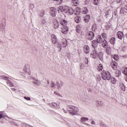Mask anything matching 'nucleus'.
I'll use <instances>...</instances> for the list:
<instances>
[{
	"label": "nucleus",
	"instance_id": "11",
	"mask_svg": "<svg viewBox=\"0 0 127 127\" xmlns=\"http://www.w3.org/2000/svg\"><path fill=\"white\" fill-rule=\"evenodd\" d=\"M69 31V28L67 27V26H64L62 29V33L64 34H66Z\"/></svg>",
	"mask_w": 127,
	"mask_h": 127
},
{
	"label": "nucleus",
	"instance_id": "63",
	"mask_svg": "<svg viewBox=\"0 0 127 127\" xmlns=\"http://www.w3.org/2000/svg\"><path fill=\"white\" fill-rule=\"evenodd\" d=\"M96 24H94L93 25H92V28H95V27H96Z\"/></svg>",
	"mask_w": 127,
	"mask_h": 127
},
{
	"label": "nucleus",
	"instance_id": "12",
	"mask_svg": "<svg viewBox=\"0 0 127 127\" xmlns=\"http://www.w3.org/2000/svg\"><path fill=\"white\" fill-rule=\"evenodd\" d=\"M124 12H127V3L125 4L124 6L122 7L120 10V13H124Z\"/></svg>",
	"mask_w": 127,
	"mask_h": 127
},
{
	"label": "nucleus",
	"instance_id": "8",
	"mask_svg": "<svg viewBox=\"0 0 127 127\" xmlns=\"http://www.w3.org/2000/svg\"><path fill=\"white\" fill-rule=\"evenodd\" d=\"M49 106L51 108H55V109H59L60 106L55 102L49 103Z\"/></svg>",
	"mask_w": 127,
	"mask_h": 127
},
{
	"label": "nucleus",
	"instance_id": "22",
	"mask_svg": "<svg viewBox=\"0 0 127 127\" xmlns=\"http://www.w3.org/2000/svg\"><path fill=\"white\" fill-rule=\"evenodd\" d=\"M89 121V118L87 117H81L80 119L81 123H86V122H88Z\"/></svg>",
	"mask_w": 127,
	"mask_h": 127
},
{
	"label": "nucleus",
	"instance_id": "38",
	"mask_svg": "<svg viewBox=\"0 0 127 127\" xmlns=\"http://www.w3.org/2000/svg\"><path fill=\"white\" fill-rule=\"evenodd\" d=\"M93 3L95 5H98L100 3V0H93Z\"/></svg>",
	"mask_w": 127,
	"mask_h": 127
},
{
	"label": "nucleus",
	"instance_id": "10",
	"mask_svg": "<svg viewBox=\"0 0 127 127\" xmlns=\"http://www.w3.org/2000/svg\"><path fill=\"white\" fill-rule=\"evenodd\" d=\"M62 44L63 46V47L64 48H65V47H67V45H68V41H67V39H62Z\"/></svg>",
	"mask_w": 127,
	"mask_h": 127
},
{
	"label": "nucleus",
	"instance_id": "43",
	"mask_svg": "<svg viewBox=\"0 0 127 127\" xmlns=\"http://www.w3.org/2000/svg\"><path fill=\"white\" fill-rule=\"evenodd\" d=\"M80 69L82 70V69H84L85 68V64H84L83 63H81L80 64Z\"/></svg>",
	"mask_w": 127,
	"mask_h": 127
},
{
	"label": "nucleus",
	"instance_id": "28",
	"mask_svg": "<svg viewBox=\"0 0 127 127\" xmlns=\"http://www.w3.org/2000/svg\"><path fill=\"white\" fill-rule=\"evenodd\" d=\"M110 80L112 84H116L117 83V79L114 77L111 76Z\"/></svg>",
	"mask_w": 127,
	"mask_h": 127
},
{
	"label": "nucleus",
	"instance_id": "37",
	"mask_svg": "<svg viewBox=\"0 0 127 127\" xmlns=\"http://www.w3.org/2000/svg\"><path fill=\"white\" fill-rule=\"evenodd\" d=\"M118 64H112V67L114 70H117Z\"/></svg>",
	"mask_w": 127,
	"mask_h": 127
},
{
	"label": "nucleus",
	"instance_id": "35",
	"mask_svg": "<svg viewBox=\"0 0 127 127\" xmlns=\"http://www.w3.org/2000/svg\"><path fill=\"white\" fill-rule=\"evenodd\" d=\"M103 69H104V67L103 66V65L100 64L98 66V71H103Z\"/></svg>",
	"mask_w": 127,
	"mask_h": 127
},
{
	"label": "nucleus",
	"instance_id": "3",
	"mask_svg": "<svg viewBox=\"0 0 127 127\" xmlns=\"http://www.w3.org/2000/svg\"><path fill=\"white\" fill-rule=\"evenodd\" d=\"M111 73L109 71L103 70L101 72V77L103 80H107V81H110L111 80Z\"/></svg>",
	"mask_w": 127,
	"mask_h": 127
},
{
	"label": "nucleus",
	"instance_id": "64",
	"mask_svg": "<svg viewBox=\"0 0 127 127\" xmlns=\"http://www.w3.org/2000/svg\"><path fill=\"white\" fill-rule=\"evenodd\" d=\"M125 80L126 82H127V74L126 75H125Z\"/></svg>",
	"mask_w": 127,
	"mask_h": 127
},
{
	"label": "nucleus",
	"instance_id": "31",
	"mask_svg": "<svg viewBox=\"0 0 127 127\" xmlns=\"http://www.w3.org/2000/svg\"><path fill=\"white\" fill-rule=\"evenodd\" d=\"M72 2L75 6L79 5V1L78 0H72Z\"/></svg>",
	"mask_w": 127,
	"mask_h": 127
},
{
	"label": "nucleus",
	"instance_id": "20",
	"mask_svg": "<svg viewBox=\"0 0 127 127\" xmlns=\"http://www.w3.org/2000/svg\"><path fill=\"white\" fill-rule=\"evenodd\" d=\"M98 43L97 40H93L92 41V47H93V48H96V47L98 46Z\"/></svg>",
	"mask_w": 127,
	"mask_h": 127
},
{
	"label": "nucleus",
	"instance_id": "40",
	"mask_svg": "<svg viewBox=\"0 0 127 127\" xmlns=\"http://www.w3.org/2000/svg\"><path fill=\"white\" fill-rule=\"evenodd\" d=\"M54 1H57V4H61L63 2V0H53Z\"/></svg>",
	"mask_w": 127,
	"mask_h": 127
},
{
	"label": "nucleus",
	"instance_id": "49",
	"mask_svg": "<svg viewBox=\"0 0 127 127\" xmlns=\"http://www.w3.org/2000/svg\"><path fill=\"white\" fill-rule=\"evenodd\" d=\"M24 99H25V100H26L27 101H30V100H31V98H30V97L26 96H25L24 97Z\"/></svg>",
	"mask_w": 127,
	"mask_h": 127
},
{
	"label": "nucleus",
	"instance_id": "5",
	"mask_svg": "<svg viewBox=\"0 0 127 127\" xmlns=\"http://www.w3.org/2000/svg\"><path fill=\"white\" fill-rule=\"evenodd\" d=\"M56 13H57V10L54 7H52L50 8V14L52 16L55 17L56 16Z\"/></svg>",
	"mask_w": 127,
	"mask_h": 127
},
{
	"label": "nucleus",
	"instance_id": "25",
	"mask_svg": "<svg viewBox=\"0 0 127 127\" xmlns=\"http://www.w3.org/2000/svg\"><path fill=\"white\" fill-rule=\"evenodd\" d=\"M81 13V8L77 7L76 8V12L74 13L75 15H79Z\"/></svg>",
	"mask_w": 127,
	"mask_h": 127
},
{
	"label": "nucleus",
	"instance_id": "24",
	"mask_svg": "<svg viewBox=\"0 0 127 127\" xmlns=\"http://www.w3.org/2000/svg\"><path fill=\"white\" fill-rule=\"evenodd\" d=\"M102 45L103 48H106L107 46H108V41H107V40H104L102 44Z\"/></svg>",
	"mask_w": 127,
	"mask_h": 127
},
{
	"label": "nucleus",
	"instance_id": "17",
	"mask_svg": "<svg viewBox=\"0 0 127 127\" xmlns=\"http://www.w3.org/2000/svg\"><path fill=\"white\" fill-rule=\"evenodd\" d=\"M81 20L82 18H81V16H76L75 17H74V21L76 23H80Z\"/></svg>",
	"mask_w": 127,
	"mask_h": 127
},
{
	"label": "nucleus",
	"instance_id": "47",
	"mask_svg": "<svg viewBox=\"0 0 127 127\" xmlns=\"http://www.w3.org/2000/svg\"><path fill=\"white\" fill-rule=\"evenodd\" d=\"M84 18H86V19H88V20H90V19H91V16H90V15L87 14L86 15Z\"/></svg>",
	"mask_w": 127,
	"mask_h": 127
},
{
	"label": "nucleus",
	"instance_id": "55",
	"mask_svg": "<svg viewBox=\"0 0 127 127\" xmlns=\"http://www.w3.org/2000/svg\"><path fill=\"white\" fill-rule=\"evenodd\" d=\"M106 35H107V34L106 33H103L102 34V36L103 38H106Z\"/></svg>",
	"mask_w": 127,
	"mask_h": 127
},
{
	"label": "nucleus",
	"instance_id": "44",
	"mask_svg": "<svg viewBox=\"0 0 127 127\" xmlns=\"http://www.w3.org/2000/svg\"><path fill=\"white\" fill-rule=\"evenodd\" d=\"M56 85L57 86V87H58V89H60L61 85L59 81H57Z\"/></svg>",
	"mask_w": 127,
	"mask_h": 127
},
{
	"label": "nucleus",
	"instance_id": "50",
	"mask_svg": "<svg viewBox=\"0 0 127 127\" xmlns=\"http://www.w3.org/2000/svg\"><path fill=\"white\" fill-rule=\"evenodd\" d=\"M63 22L64 24V26L67 25V24H68V22L67 21V20H65V19H63Z\"/></svg>",
	"mask_w": 127,
	"mask_h": 127
},
{
	"label": "nucleus",
	"instance_id": "32",
	"mask_svg": "<svg viewBox=\"0 0 127 127\" xmlns=\"http://www.w3.org/2000/svg\"><path fill=\"white\" fill-rule=\"evenodd\" d=\"M97 41L99 44L102 43V42H103V38H102V36H99L97 40Z\"/></svg>",
	"mask_w": 127,
	"mask_h": 127
},
{
	"label": "nucleus",
	"instance_id": "33",
	"mask_svg": "<svg viewBox=\"0 0 127 127\" xmlns=\"http://www.w3.org/2000/svg\"><path fill=\"white\" fill-rule=\"evenodd\" d=\"M33 83L36 86H40V81L38 80L35 79V81H33Z\"/></svg>",
	"mask_w": 127,
	"mask_h": 127
},
{
	"label": "nucleus",
	"instance_id": "19",
	"mask_svg": "<svg viewBox=\"0 0 127 127\" xmlns=\"http://www.w3.org/2000/svg\"><path fill=\"white\" fill-rule=\"evenodd\" d=\"M27 64L25 65L24 66V71L26 74H28V75H30V71L28 68L27 67Z\"/></svg>",
	"mask_w": 127,
	"mask_h": 127
},
{
	"label": "nucleus",
	"instance_id": "16",
	"mask_svg": "<svg viewBox=\"0 0 127 127\" xmlns=\"http://www.w3.org/2000/svg\"><path fill=\"white\" fill-rule=\"evenodd\" d=\"M117 37L119 39L122 40L124 37V33L123 32L119 31L117 33Z\"/></svg>",
	"mask_w": 127,
	"mask_h": 127
},
{
	"label": "nucleus",
	"instance_id": "58",
	"mask_svg": "<svg viewBox=\"0 0 127 127\" xmlns=\"http://www.w3.org/2000/svg\"><path fill=\"white\" fill-rule=\"evenodd\" d=\"M30 7L31 9H33V8H34V4H31L30 5Z\"/></svg>",
	"mask_w": 127,
	"mask_h": 127
},
{
	"label": "nucleus",
	"instance_id": "61",
	"mask_svg": "<svg viewBox=\"0 0 127 127\" xmlns=\"http://www.w3.org/2000/svg\"><path fill=\"white\" fill-rule=\"evenodd\" d=\"M51 87V88H54V87H55V84L54 82H52Z\"/></svg>",
	"mask_w": 127,
	"mask_h": 127
},
{
	"label": "nucleus",
	"instance_id": "21",
	"mask_svg": "<svg viewBox=\"0 0 127 127\" xmlns=\"http://www.w3.org/2000/svg\"><path fill=\"white\" fill-rule=\"evenodd\" d=\"M109 41L111 44H112L113 45H114L116 43V38L114 37L111 38Z\"/></svg>",
	"mask_w": 127,
	"mask_h": 127
},
{
	"label": "nucleus",
	"instance_id": "30",
	"mask_svg": "<svg viewBox=\"0 0 127 127\" xmlns=\"http://www.w3.org/2000/svg\"><path fill=\"white\" fill-rule=\"evenodd\" d=\"M97 56L98 58H99L100 60H103V54L101 52L98 53Z\"/></svg>",
	"mask_w": 127,
	"mask_h": 127
},
{
	"label": "nucleus",
	"instance_id": "57",
	"mask_svg": "<svg viewBox=\"0 0 127 127\" xmlns=\"http://www.w3.org/2000/svg\"><path fill=\"white\" fill-rule=\"evenodd\" d=\"M84 21L86 22V23H89V21H90V20L86 19V18H84Z\"/></svg>",
	"mask_w": 127,
	"mask_h": 127
},
{
	"label": "nucleus",
	"instance_id": "53",
	"mask_svg": "<svg viewBox=\"0 0 127 127\" xmlns=\"http://www.w3.org/2000/svg\"><path fill=\"white\" fill-rule=\"evenodd\" d=\"M54 94L55 95H57V96H58V97H62V95H61V94H60V93H58L57 92H56V91L54 92Z\"/></svg>",
	"mask_w": 127,
	"mask_h": 127
},
{
	"label": "nucleus",
	"instance_id": "34",
	"mask_svg": "<svg viewBox=\"0 0 127 127\" xmlns=\"http://www.w3.org/2000/svg\"><path fill=\"white\" fill-rule=\"evenodd\" d=\"M6 84L7 86L9 87H14V85H13V83H12L11 82H10V80L6 82Z\"/></svg>",
	"mask_w": 127,
	"mask_h": 127
},
{
	"label": "nucleus",
	"instance_id": "27",
	"mask_svg": "<svg viewBox=\"0 0 127 127\" xmlns=\"http://www.w3.org/2000/svg\"><path fill=\"white\" fill-rule=\"evenodd\" d=\"M0 79H2V80H5L6 81H9L8 77L5 76V75H0Z\"/></svg>",
	"mask_w": 127,
	"mask_h": 127
},
{
	"label": "nucleus",
	"instance_id": "48",
	"mask_svg": "<svg viewBox=\"0 0 127 127\" xmlns=\"http://www.w3.org/2000/svg\"><path fill=\"white\" fill-rule=\"evenodd\" d=\"M76 31L77 33H80V32H81V30L80 29H79V27L76 26Z\"/></svg>",
	"mask_w": 127,
	"mask_h": 127
},
{
	"label": "nucleus",
	"instance_id": "41",
	"mask_svg": "<svg viewBox=\"0 0 127 127\" xmlns=\"http://www.w3.org/2000/svg\"><path fill=\"white\" fill-rule=\"evenodd\" d=\"M122 73H123L125 76L127 75V67H126L125 68L124 70L122 71Z\"/></svg>",
	"mask_w": 127,
	"mask_h": 127
},
{
	"label": "nucleus",
	"instance_id": "60",
	"mask_svg": "<svg viewBox=\"0 0 127 127\" xmlns=\"http://www.w3.org/2000/svg\"><path fill=\"white\" fill-rule=\"evenodd\" d=\"M121 90H122V91H124V92H125V91H126V87H125V86H123L121 87Z\"/></svg>",
	"mask_w": 127,
	"mask_h": 127
},
{
	"label": "nucleus",
	"instance_id": "45",
	"mask_svg": "<svg viewBox=\"0 0 127 127\" xmlns=\"http://www.w3.org/2000/svg\"><path fill=\"white\" fill-rule=\"evenodd\" d=\"M41 24H43L44 25L46 24V20L44 19H43L41 21Z\"/></svg>",
	"mask_w": 127,
	"mask_h": 127
},
{
	"label": "nucleus",
	"instance_id": "52",
	"mask_svg": "<svg viewBox=\"0 0 127 127\" xmlns=\"http://www.w3.org/2000/svg\"><path fill=\"white\" fill-rule=\"evenodd\" d=\"M89 122H91L90 123L91 125H96V123H95V121H93V120L92 119L90 120Z\"/></svg>",
	"mask_w": 127,
	"mask_h": 127
},
{
	"label": "nucleus",
	"instance_id": "36",
	"mask_svg": "<svg viewBox=\"0 0 127 127\" xmlns=\"http://www.w3.org/2000/svg\"><path fill=\"white\" fill-rule=\"evenodd\" d=\"M21 127H30V125L24 123V122H22L21 124Z\"/></svg>",
	"mask_w": 127,
	"mask_h": 127
},
{
	"label": "nucleus",
	"instance_id": "4",
	"mask_svg": "<svg viewBox=\"0 0 127 127\" xmlns=\"http://www.w3.org/2000/svg\"><path fill=\"white\" fill-rule=\"evenodd\" d=\"M86 37L88 40H93L95 37V33L93 31H89L87 33Z\"/></svg>",
	"mask_w": 127,
	"mask_h": 127
},
{
	"label": "nucleus",
	"instance_id": "9",
	"mask_svg": "<svg viewBox=\"0 0 127 127\" xmlns=\"http://www.w3.org/2000/svg\"><path fill=\"white\" fill-rule=\"evenodd\" d=\"M91 56L94 59H97V57H98V52L96 49H94V50H93L92 53L91 54Z\"/></svg>",
	"mask_w": 127,
	"mask_h": 127
},
{
	"label": "nucleus",
	"instance_id": "23",
	"mask_svg": "<svg viewBox=\"0 0 127 127\" xmlns=\"http://www.w3.org/2000/svg\"><path fill=\"white\" fill-rule=\"evenodd\" d=\"M88 12H89L88 8H87V7H83V8L82 9V13H83V14H87V13H88Z\"/></svg>",
	"mask_w": 127,
	"mask_h": 127
},
{
	"label": "nucleus",
	"instance_id": "14",
	"mask_svg": "<svg viewBox=\"0 0 127 127\" xmlns=\"http://www.w3.org/2000/svg\"><path fill=\"white\" fill-rule=\"evenodd\" d=\"M95 105L97 108H98V107H103V102L100 100H96Z\"/></svg>",
	"mask_w": 127,
	"mask_h": 127
},
{
	"label": "nucleus",
	"instance_id": "26",
	"mask_svg": "<svg viewBox=\"0 0 127 127\" xmlns=\"http://www.w3.org/2000/svg\"><path fill=\"white\" fill-rule=\"evenodd\" d=\"M116 72L115 73L116 74V77H120L121 75H122V71L120 70L119 69H116Z\"/></svg>",
	"mask_w": 127,
	"mask_h": 127
},
{
	"label": "nucleus",
	"instance_id": "54",
	"mask_svg": "<svg viewBox=\"0 0 127 127\" xmlns=\"http://www.w3.org/2000/svg\"><path fill=\"white\" fill-rule=\"evenodd\" d=\"M11 124L13 126H15V127H18V125L15 123V122H12Z\"/></svg>",
	"mask_w": 127,
	"mask_h": 127
},
{
	"label": "nucleus",
	"instance_id": "13",
	"mask_svg": "<svg viewBox=\"0 0 127 127\" xmlns=\"http://www.w3.org/2000/svg\"><path fill=\"white\" fill-rule=\"evenodd\" d=\"M5 118H7V119H9V120L11 119V118L8 116H7V115H5V114H3V112H0V120L1 119H5Z\"/></svg>",
	"mask_w": 127,
	"mask_h": 127
},
{
	"label": "nucleus",
	"instance_id": "59",
	"mask_svg": "<svg viewBox=\"0 0 127 127\" xmlns=\"http://www.w3.org/2000/svg\"><path fill=\"white\" fill-rule=\"evenodd\" d=\"M60 24H61L62 25H63V26H65V25H64V22H63V19L61 20V21H60Z\"/></svg>",
	"mask_w": 127,
	"mask_h": 127
},
{
	"label": "nucleus",
	"instance_id": "56",
	"mask_svg": "<svg viewBox=\"0 0 127 127\" xmlns=\"http://www.w3.org/2000/svg\"><path fill=\"white\" fill-rule=\"evenodd\" d=\"M84 61H85V64H88V63H89V60H88V58H85Z\"/></svg>",
	"mask_w": 127,
	"mask_h": 127
},
{
	"label": "nucleus",
	"instance_id": "51",
	"mask_svg": "<svg viewBox=\"0 0 127 127\" xmlns=\"http://www.w3.org/2000/svg\"><path fill=\"white\" fill-rule=\"evenodd\" d=\"M110 28H111V25H107L106 26V30H109Z\"/></svg>",
	"mask_w": 127,
	"mask_h": 127
},
{
	"label": "nucleus",
	"instance_id": "2",
	"mask_svg": "<svg viewBox=\"0 0 127 127\" xmlns=\"http://www.w3.org/2000/svg\"><path fill=\"white\" fill-rule=\"evenodd\" d=\"M67 111L70 112V114L72 116H76L77 115V113L79 112V108L72 105H69L67 107Z\"/></svg>",
	"mask_w": 127,
	"mask_h": 127
},
{
	"label": "nucleus",
	"instance_id": "7",
	"mask_svg": "<svg viewBox=\"0 0 127 127\" xmlns=\"http://www.w3.org/2000/svg\"><path fill=\"white\" fill-rule=\"evenodd\" d=\"M51 38L53 43H54L55 44H57V43H58V39H57L56 35L53 34H52Z\"/></svg>",
	"mask_w": 127,
	"mask_h": 127
},
{
	"label": "nucleus",
	"instance_id": "62",
	"mask_svg": "<svg viewBox=\"0 0 127 127\" xmlns=\"http://www.w3.org/2000/svg\"><path fill=\"white\" fill-rule=\"evenodd\" d=\"M90 0H85V3H86V4H88L89 2H90Z\"/></svg>",
	"mask_w": 127,
	"mask_h": 127
},
{
	"label": "nucleus",
	"instance_id": "42",
	"mask_svg": "<svg viewBox=\"0 0 127 127\" xmlns=\"http://www.w3.org/2000/svg\"><path fill=\"white\" fill-rule=\"evenodd\" d=\"M112 58L115 60V61H118L119 58H118V55H115L112 56Z\"/></svg>",
	"mask_w": 127,
	"mask_h": 127
},
{
	"label": "nucleus",
	"instance_id": "29",
	"mask_svg": "<svg viewBox=\"0 0 127 127\" xmlns=\"http://www.w3.org/2000/svg\"><path fill=\"white\" fill-rule=\"evenodd\" d=\"M106 53L108 55L111 54V48L110 47H107L106 49Z\"/></svg>",
	"mask_w": 127,
	"mask_h": 127
},
{
	"label": "nucleus",
	"instance_id": "1",
	"mask_svg": "<svg viewBox=\"0 0 127 127\" xmlns=\"http://www.w3.org/2000/svg\"><path fill=\"white\" fill-rule=\"evenodd\" d=\"M58 9L62 11V12H64V13H68L70 15H72L74 13V9L73 8H69L68 6H60Z\"/></svg>",
	"mask_w": 127,
	"mask_h": 127
},
{
	"label": "nucleus",
	"instance_id": "46",
	"mask_svg": "<svg viewBox=\"0 0 127 127\" xmlns=\"http://www.w3.org/2000/svg\"><path fill=\"white\" fill-rule=\"evenodd\" d=\"M45 13V11H44V10H42L41 11V13H40V16L42 17L44 15Z\"/></svg>",
	"mask_w": 127,
	"mask_h": 127
},
{
	"label": "nucleus",
	"instance_id": "6",
	"mask_svg": "<svg viewBox=\"0 0 127 127\" xmlns=\"http://www.w3.org/2000/svg\"><path fill=\"white\" fill-rule=\"evenodd\" d=\"M0 29L2 33H5V22H2L0 25Z\"/></svg>",
	"mask_w": 127,
	"mask_h": 127
},
{
	"label": "nucleus",
	"instance_id": "18",
	"mask_svg": "<svg viewBox=\"0 0 127 127\" xmlns=\"http://www.w3.org/2000/svg\"><path fill=\"white\" fill-rule=\"evenodd\" d=\"M59 22L57 20H55L54 21V27L55 29H57L59 27Z\"/></svg>",
	"mask_w": 127,
	"mask_h": 127
},
{
	"label": "nucleus",
	"instance_id": "15",
	"mask_svg": "<svg viewBox=\"0 0 127 127\" xmlns=\"http://www.w3.org/2000/svg\"><path fill=\"white\" fill-rule=\"evenodd\" d=\"M83 48L85 54H89V53H90V48L89 47V46L85 45L84 46Z\"/></svg>",
	"mask_w": 127,
	"mask_h": 127
},
{
	"label": "nucleus",
	"instance_id": "39",
	"mask_svg": "<svg viewBox=\"0 0 127 127\" xmlns=\"http://www.w3.org/2000/svg\"><path fill=\"white\" fill-rule=\"evenodd\" d=\"M57 47L58 48H60V51H61L62 50V45L60 43H58L57 44Z\"/></svg>",
	"mask_w": 127,
	"mask_h": 127
}]
</instances>
